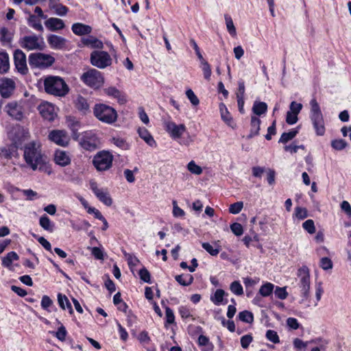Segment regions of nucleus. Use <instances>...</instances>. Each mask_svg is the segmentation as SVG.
<instances>
[{
    "instance_id": "1",
    "label": "nucleus",
    "mask_w": 351,
    "mask_h": 351,
    "mask_svg": "<svg viewBox=\"0 0 351 351\" xmlns=\"http://www.w3.org/2000/svg\"><path fill=\"white\" fill-rule=\"evenodd\" d=\"M23 156L26 163L34 171L38 169V165L45 162L40 145L36 141L25 145Z\"/></svg>"
},
{
    "instance_id": "2",
    "label": "nucleus",
    "mask_w": 351,
    "mask_h": 351,
    "mask_svg": "<svg viewBox=\"0 0 351 351\" xmlns=\"http://www.w3.org/2000/svg\"><path fill=\"white\" fill-rule=\"evenodd\" d=\"M44 88L47 93L64 97L69 91V88L65 81L59 76L49 75L44 80Z\"/></svg>"
},
{
    "instance_id": "3",
    "label": "nucleus",
    "mask_w": 351,
    "mask_h": 351,
    "mask_svg": "<svg viewBox=\"0 0 351 351\" xmlns=\"http://www.w3.org/2000/svg\"><path fill=\"white\" fill-rule=\"evenodd\" d=\"M310 118L313 128L317 135L323 136L325 133V126L319 105L315 99H312L310 101Z\"/></svg>"
},
{
    "instance_id": "4",
    "label": "nucleus",
    "mask_w": 351,
    "mask_h": 351,
    "mask_svg": "<svg viewBox=\"0 0 351 351\" xmlns=\"http://www.w3.org/2000/svg\"><path fill=\"white\" fill-rule=\"evenodd\" d=\"M93 114L100 121L112 124L117 119V112L111 106L104 104H97L93 108Z\"/></svg>"
},
{
    "instance_id": "5",
    "label": "nucleus",
    "mask_w": 351,
    "mask_h": 351,
    "mask_svg": "<svg viewBox=\"0 0 351 351\" xmlns=\"http://www.w3.org/2000/svg\"><path fill=\"white\" fill-rule=\"evenodd\" d=\"M54 62L55 58L49 54L33 53L29 56V64L33 69H45L51 66Z\"/></svg>"
},
{
    "instance_id": "6",
    "label": "nucleus",
    "mask_w": 351,
    "mask_h": 351,
    "mask_svg": "<svg viewBox=\"0 0 351 351\" xmlns=\"http://www.w3.org/2000/svg\"><path fill=\"white\" fill-rule=\"evenodd\" d=\"M19 44L22 48L27 51H42L45 47L43 38L36 34L21 38Z\"/></svg>"
},
{
    "instance_id": "7",
    "label": "nucleus",
    "mask_w": 351,
    "mask_h": 351,
    "mask_svg": "<svg viewBox=\"0 0 351 351\" xmlns=\"http://www.w3.org/2000/svg\"><path fill=\"white\" fill-rule=\"evenodd\" d=\"M113 156L108 151L99 152L93 158V162L98 171L109 169L112 164Z\"/></svg>"
},
{
    "instance_id": "8",
    "label": "nucleus",
    "mask_w": 351,
    "mask_h": 351,
    "mask_svg": "<svg viewBox=\"0 0 351 351\" xmlns=\"http://www.w3.org/2000/svg\"><path fill=\"white\" fill-rule=\"evenodd\" d=\"M298 276L299 278V287L304 299H307L309 296L310 290V274L309 269L306 266H302L298 270Z\"/></svg>"
},
{
    "instance_id": "9",
    "label": "nucleus",
    "mask_w": 351,
    "mask_h": 351,
    "mask_svg": "<svg viewBox=\"0 0 351 351\" xmlns=\"http://www.w3.org/2000/svg\"><path fill=\"white\" fill-rule=\"evenodd\" d=\"M80 145L85 150L93 151L100 145V141L93 132H86L78 139Z\"/></svg>"
},
{
    "instance_id": "10",
    "label": "nucleus",
    "mask_w": 351,
    "mask_h": 351,
    "mask_svg": "<svg viewBox=\"0 0 351 351\" xmlns=\"http://www.w3.org/2000/svg\"><path fill=\"white\" fill-rule=\"evenodd\" d=\"M81 79L86 85L94 88H99L104 83V77L101 72L95 69H91L83 73Z\"/></svg>"
},
{
    "instance_id": "11",
    "label": "nucleus",
    "mask_w": 351,
    "mask_h": 351,
    "mask_svg": "<svg viewBox=\"0 0 351 351\" xmlns=\"http://www.w3.org/2000/svg\"><path fill=\"white\" fill-rule=\"evenodd\" d=\"M90 62L99 69H105L112 64V58L106 51H94L90 54Z\"/></svg>"
},
{
    "instance_id": "12",
    "label": "nucleus",
    "mask_w": 351,
    "mask_h": 351,
    "mask_svg": "<svg viewBox=\"0 0 351 351\" xmlns=\"http://www.w3.org/2000/svg\"><path fill=\"white\" fill-rule=\"evenodd\" d=\"M4 110L13 119L21 121L24 118L25 110L21 102L15 101L8 103Z\"/></svg>"
},
{
    "instance_id": "13",
    "label": "nucleus",
    "mask_w": 351,
    "mask_h": 351,
    "mask_svg": "<svg viewBox=\"0 0 351 351\" xmlns=\"http://www.w3.org/2000/svg\"><path fill=\"white\" fill-rule=\"evenodd\" d=\"M9 136L16 147H19L23 141L27 140L29 136V132L24 128L16 125L13 128L9 133Z\"/></svg>"
},
{
    "instance_id": "14",
    "label": "nucleus",
    "mask_w": 351,
    "mask_h": 351,
    "mask_svg": "<svg viewBox=\"0 0 351 351\" xmlns=\"http://www.w3.org/2000/svg\"><path fill=\"white\" fill-rule=\"evenodd\" d=\"M49 139L58 145L66 147L70 141L67 132L61 130H53L49 134Z\"/></svg>"
},
{
    "instance_id": "15",
    "label": "nucleus",
    "mask_w": 351,
    "mask_h": 351,
    "mask_svg": "<svg viewBox=\"0 0 351 351\" xmlns=\"http://www.w3.org/2000/svg\"><path fill=\"white\" fill-rule=\"evenodd\" d=\"M165 128L167 132L173 139L180 138L186 130L185 125H177L176 123L170 121L165 123Z\"/></svg>"
},
{
    "instance_id": "16",
    "label": "nucleus",
    "mask_w": 351,
    "mask_h": 351,
    "mask_svg": "<svg viewBox=\"0 0 351 351\" xmlns=\"http://www.w3.org/2000/svg\"><path fill=\"white\" fill-rule=\"evenodd\" d=\"M14 61L15 67L18 72L23 75L27 73L28 68L27 66L26 55L22 50H15L14 53Z\"/></svg>"
},
{
    "instance_id": "17",
    "label": "nucleus",
    "mask_w": 351,
    "mask_h": 351,
    "mask_svg": "<svg viewBox=\"0 0 351 351\" xmlns=\"http://www.w3.org/2000/svg\"><path fill=\"white\" fill-rule=\"evenodd\" d=\"M38 110L43 119L49 121H53L57 117L55 106L49 102L40 104Z\"/></svg>"
},
{
    "instance_id": "18",
    "label": "nucleus",
    "mask_w": 351,
    "mask_h": 351,
    "mask_svg": "<svg viewBox=\"0 0 351 351\" xmlns=\"http://www.w3.org/2000/svg\"><path fill=\"white\" fill-rule=\"evenodd\" d=\"M90 189L96 197L105 205L110 206L112 204V199L106 190L99 189L97 183L92 182L90 184Z\"/></svg>"
},
{
    "instance_id": "19",
    "label": "nucleus",
    "mask_w": 351,
    "mask_h": 351,
    "mask_svg": "<svg viewBox=\"0 0 351 351\" xmlns=\"http://www.w3.org/2000/svg\"><path fill=\"white\" fill-rule=\"evenodd\" d=\"M15 88L14 82L8 77L0 80V94L4 98L9 97Z\"/></svg>"
},
{
    "instance_id": "20",
    "label": "nucleus",
    "mask_w": 351,
    "mask_h": 351,
    "mask_svg": "<svg viewBox=\"0 0 351 351\" xmlns=\"http://www.w3.org/2000/svg\"><path fill=\"white\" fill-rule=\"evenodd\" d=\"M47 40L49 47L56 50L63 49L66 47L67 42L66 39L64 37L56 34H49L47 37Z\"/></svg>"
},
{
    "instance_id": "21",
    "label": "nucleus",
    "mask_w": 351,
    "mask_h": 351,
    "mask_svg": "<svg viewBox=\"0 0 351 351\" xmlns=\"http://www.w3.org/2000/svg\"><path fill=\"white\" fill-rule=\"evenodd\" d=\"M45 27L51 32L59 31L64 28L65 24L63 20L51 17L45 21Z\"/></svg>"
},
{
    "instance_id": "22",
    "label": "nucleus",
    "mask_w": 351,
    "mask_h": 351,
    "mask_svg": "<svg viewBox=\"0 0 351 351\" xmlns=\"http://www.w3.org/2000/svg\"><path fill=\"white\" fill-rule=\"evenodd\" d=\"M71 158L66 152L60 149H57L55 152L54 161L57 165L65 167L71 163Z\"/></svg>"
},
{
    "instance_id": "23",
    "label": "nucleus",
    "mask_w": 351,
    "mask_h": 351,
    "mask_svg": "<svg viewBox=\"0 0 351 351\" xmlns=\"http://www.w3.org/2000/svg\"><path fill=\"white\" fill-rule=\"evenodd\" d=\"M71 29L72 32L77 36L87 35L92 32V27L90 25L82 23H73Z\"/></svg>"
},
{
    "instance_id": "24",
    "label": "nucleus",
    "mask_w": 351,
    "mask_h": 351,
    "mask_svg": "<svg viewBox=\"0 0 351 351\" xmlns=\"http://www.w3.org/2000/svg\"><path fill=\"white\" fill-rule=\"evenodd\" d=\"M138 136L150 147L156 146V142L149 132L145 128H139L138 129Z\"/></svg>"
},
{
    "instance_id": "25",
    "label": "nucleus",
    "mask_w": 351,
    "mask_h": 351,
    "mask_svg": "<svg viewBox=\"0 0 351 351\" xmlns=\"http://www.w3.org/2000/svg\"><path fill=\"white\" fill-rule=\"evenodd\" d=\"M10 69L9 56L5 51L0 52V73L4 74Z\"/></svg>"
},
{
    "instance_id": "26",
    "label": "nucleus",
    "mask_w": 351,
    "mask_h": 351,
    "mask_svg": "<svg viewBox=\"0 0 351 351\" xmlns=\"http://www.w3.org/2000/svg\"><path fill=\"white\" fill-rule=\"evenodd\" d=\"M219 110L221 113V117L222 120L229 126L233 128L234 127V121L228 112L226 106L223 104H220L219 105Z\"/></svg>"
},
{
    "instance_id": "27",
    "label": "nucleus",
    "mask_w": 351,
    "mask_h": 351,
    "mask_svg": "<svg viewBox=\"0 0 351 351\" xmlns=\"http://www.w3.org/2000/svg\"><path fill=\"white\" fill-rule=\"evenodd\" d=\"M215 247L213 246L209 243H202V247L211 256H217L221 250V246L219 245V241H215L214 243Z\"/></svg>"
},
{
    "instance_id": "28",
    "label": "nucleus",
    "mask_w": 351,
    "mask_h": 351,
    "mask_svg": "<svg viewBox=\"0 0 351 351\" xmlns=\"http://www.w3.org/2000/svg\"><path fill=\"white\" fill-rule=\"evenodd\" d=\"M19 259V255L15 252H10L6 254L2 258L3 266L8 268L9 269H12V262L14 261H18Z\"/></svg>"
},
{
    "instance_id": "29",
    "label": "nucleus",
    "mask_w": 351,
    "mask_h": 351,
    "mask_svg": "<svg viewBox=\"0 0 351 351\" xmlns=\"http://www.w3.org/2000/svg\"><path fill=\"white\" fill-rule=\"evenodd\" d=\"M27 24L35 30L43 32L44 28L41 24L40 19L34 14H30L27 19Z\"/></svg>"
},
{
    "instance_id": "30",
    "label": "nucleus",
    "mask_w": 351,
    "mask_h": 351,
    "mask_svg": "<svg viewBox=\"0 0 351 351\" xmlns=\"http://www.w3.org/2000/svg\"><path fill=\"white\" fill-rule=\"evenodd\" d=\"M261 120L256 117L252 116L251 118V129L250 133L248 136L249 138H251L259 134Z\"/></svg>"
},
{
    "instance_id": "31",
    "label": "nucleus",
    "mask_w": 351,
    "mask_h": 351,
    "mask_svg": "<svg viewBox=\"0 0 351 351\" xmlns=\"http://www.w3.org/2000/svg\"><path fill=\"white\" fill-rule=\"evenodd\" d=\"M110 143L123 150H128L130 149V145L126 140L120 136H113L110 140Z\"/></svg>"
},
{
    "instance_id": "32",
    "label": "nucleus",
    "mask_w": 351,
    "mask_h": 351,
    "mask_svg": "<svg viewBox=\"0 0 351 351\" xmlns=\"http://www.w3.org/2000/svg\"><path fill=\"white\" fill-rule=\"evenodd\" d=\"M58 302L60 306L63 310L67 309V310H69V311L71 314L73 313V311L72 308V306L66 295H64L62 293H58Z\"/></svg>"
},
{
    "instance_id": "33",
    "label": "nucleus",
    "mask_w": 351,
    "mask_h": 351,
    "mask_svg": "<svg viewBox=\"0 0 351 351\" xmlns=\"http://www.w3.org/2000/svg\"><path fill=\"white\" fill-rule=\"evenodd\" d=\"M82 43L85 45L90 46L92 48L101 49L103 47V43L93 36L84 38Z\"/></svg>"
},
{
    "instance_id": "34",
    "label": "nucleus",
    "mask_w": 351,
    "mask_h": 351,
    "mask_svg": "<svg viewBox=\"0 0 351 351\" xmlns=\"http://www.w3.org/2000/svg\"><path fill=\"white\" fill-rule=\"evenodd\" d=\"M176 280L182 286H189L193 282V277L191 274H181L175 277Z\"/></svg>"
},
{
    "instance_id": "35",
    "label": "nucleus",
    "mask_w": 351,
    "mask_h": 351,
    "mask_svg": "<svg viewBox=\"0 0 351 351\" xmlns=\"http://www.w3.org/2000/svg\"><path fill=\"white\" fill-rule=\"evenodd\" d=\"M75 106L79 110L82 111L84 113L86 112L89 109V105L87 100L82 96H78L77 97L75 100Z\"/></svg>"
},
{
    "instance_id": "36",
    "label": "nucleus",
    "mask_w": 351,
    "mask_h": 351,
    "mask_svg": "<svg viewBox=\"0 0 351 351\" xmlns=\"http://www.w3.org/2000/svg\"><path fill=\"white\" fill-rule=\"evenodd\" d=\"M267 110V104L262 101H255L252 108L253 112L258 116L266 112Z\"/></svg>"
},
{
    "instance_id": "37",
    "label": "nucleus",
    "mask_w": 351,
    "mask_h": 351,
    "mask_svg": "<svg viewBox=\"0 0 351 351\" xmlns=\"http://www.w3.org/2000/svg\"><path fill=\"white\" fill-rule=\"evenodd\" d=\"M226 295V293L223 289H218L215 291L214 295L210 297V300L215 305H220Z\"/></svg>"
},
{
    "instance_id": "38",
    "label": "nucleus",
    "mask_w": 351,
    "mask_h": 351,
    "mask_svg": "<svg viewBox=\"0 0 351 351\" xmlns=\"http://www.w3.org/2000/svg\"><path fill=\"white\" fill-rule=\"evenodd\" d=\"M39 224L44 230L49 232L53 231V225L50 219L45 215L40 217Z\"/></svg>"
},
{
    "instance_id": "39",
    "label": "nucleus",
    "mask_w": 351,
    "mask_h": 351,
    "mask_svg": "<svg viewBox=\"0 0 351 351\" xmlns=\"http://www.w3.org/2000/svg\"><path fill=\"white\" fill-rule=\"evenodd\" d=\"M12 35L8 28L3 27L0 29V40L3 44L10 43L12 41Z\"/></svg>"
},
{
    "instance_id": "40",
    "label": "nucleus",
    "mask_w": 351,
    "mask_h": 351,
    "mask_svg": "<svg viewBox=\"0 0 351 351\" xmlns=\"http://www.w3.org/2000/svg\"><path fill=\"white\" fill-rule=\"evenodd\" d=\"M224 18L228 32L231 36H236L237 31L231 16L228 14H225Z\"/></svg>"
},
{
    "instance_id": "41",
    "label": "nucleus",
    "mask_w": 351,
    "mask_h": 351,
    "mask_svg": "<svg viewBox=\"0 0 351 351\" xmlns=\"http://www.w3.org/2000/svg\"><path fill=\"white\" fill-rule=\"evenodd\" d=\"M298 133V130H292L289 132H284L282 134L279 143H286L288 141L292 140Z\"/></svg>"
},
{
    "instance_id": "42",
    "label": "nucleus",
    "mask_w": 351,
    "mask_h": 351,
    "mask_svg": "<svg viewBox=\"0 0 351 351\" xmlns=\"http://www.w3.org/2000/svg\"><path fill=\"white\" fill-rule=\"evenodd\" d=\"M274 285L270 282H267L262 285L259 289V293L263 297L269 296L273 291Z\"/></svg>"
},
{
    "instance_id": "43",
    "label": "nucleus",
    "mask_w": 351,
    "mask_h": 351,
    "mask_svg": "<svg viewBox=\"0 0 351 351\" xmlns=\"http://www.w3.org/2000/svg\"><path fill=\"white\" fill-rule=\"evenodd\" d=\"M200 62L204 77L206 80L209 81L212 73L210 66L204 59H202Z\"/></svg>"
},
{
    "instance_id": "44",
    "label": "nucleus",
    "mask_w": 351,
    "mask_h": 351,
    "mask_svg": "<svg viewBox=\"0 0 351 351\" xmlns=\"http://www.w3.org/2000/svg\"><path fill=\"white\" fill-rule=\"evenodd\" d=\"M239 318L241 321L250 324L254 321L253 314L248 311H243L239 313Z\"/></svg>"
},
{
    "instance_id": "45",
    "label": "nucleus",
    "mask_w": 351,
    "mask_h": 351,
    "mask_svg": "<svg viewBox=\"0 0 351 351\" xmlns=\"http://www.w3.org/2000/svg\"><path fill=\"white\" fill-rule=\"evenodd\" d=\"M230 291L237 295H241L243 293V289L239 281H234L230 284Z\"/></svg>"
},
{
    "instance_id": "46",
    "label": "nucleus",
    "mask_w": 351,
    "mask_h": 351,
    "mask_svg": "<svg viewBox=\"0 0 351 351\" xmlns=\"http://www.w3.org/2000/svg\"><path fill=\"white\" fill-rule=\"evenodd\" d=\"M187 169L195 175H200L202 173V167L197 165L194 160H191L188 163Z\"/></svg>"
},
{
    "instance_id": "47",
    "label": "nucleus",
    "mask_w": 351,
    "mask_h": 351,
    "mask_svg": "<svg viewBox=\"0 0 351 351\" xmlns=\"http://www.w3.org/2000/svg\"><path fill=\"white\" fill-rule=\"evenodd\" d=\"M302 228L309 234H313L315 232V226L313 219H307L302 223Z\"/></svg>"
},
{
    "instance_id": "48",
    "label": "nucleus",
    "mask_w": 351,
    "mask_h": 351,
    "mask_svg": "<svg viewBox=\"0 0 351 351\" xmlns=\"http://www.w3.org/2000/svg\"><path fill=\"white\" fill-rule=\"evenodd\" d=\"M198 343L201 346H206L207 351L213 350V346L212 343H210L208 338L204 335H200L199 337Z\"/></svg>"
},
{
    "instance_id": "49",
    "label": "nucleus",
    "mask_w": 351,
    "mask_h": 351,
    "mask_svg": "<svg viewBox=\"0 0 351 351\" xmlns=\"http://www.w3.org/2000/svg\"><path fill=\"white\" fill-rule=\"evenodd\" d=\"M347 143L343 139H337L331 142V146L336 150H342L347 146Z\"/></svg>"
},
{
    "instance_id": "50",
    "label": "nucleus",
    "mask_w": 351,
    "mask_h": 351,
    "mask_svg": "<svg viewBox=\"0 0 351 351\" xmlns=\"http://www.w3.org/2000/svg\"><path fill=\"white\" fill-rule=\"evenodd\" d=\"M267 339L274 343H278L280 342L279 337L277 332L273 330H268L266 332Z\"/></svg>"
},
{
    "instance_id": "51",
    "label": "nucleus",
    "mask_w": 351,
    "mask_h": 351,
    "mask_svg": "<svg viewBox=\"0 0 351 351\" xmlns=\"http://www.w3.org/2000/svg\"><path fill=\"white\" fill-rule=\"evenodd\" d=\"M243 207V202H237L230 206L229 212L232 214L239 213Z\"/></svg>"
},
{
    "instance_id": "52",
    "label": "nucleus",
    "mask_w": 351,
    "mask_h": 351,
    "mask_svg": "<svg viewBox=\"0 0 351 351\" xmlns=\"http://www.w3.org/2000/svg\"><path fill=\"white\" fill-rule=\"evenodd\" d=\"M230 230L233 232L234 234L239 237L243 234V228L241 223H233L230 225Z\"/></svg>"
},
{
    "instance_id": "53",
    "label": "nucleus",
    "mask_w": 351,
    "mask_h": 351,
    "mask_svg": "<svg viewBox=\"0 0 351 351\" xmlns=\"http://www.w3.org/2000/svg\"><path fill=\"white\" fill-rule=\"evenodd\" d=\"M275 295L280 299V300H285L287 298L288 295V293L287 291L286 287H276L275 291H274Z\"/></svg>"
},
{
    "instance_id": "54",
    "label": "nucleus",
    "mask_w": 351,
    "mask_h": 351,
    "mask_svg": "<svg viewBox=\"0 0 351 351\" xmlns=\"http://www.w3.org/2000/svg\"><path fill=\"white\" fill-rule=\"evenodd\" d=\"M332 261L328 258V257H324L322 258L320 260V267L324 270H328L331 269L332 268Z\"/></svg>"
},
{
    "instance_id": "55",
    "label": "nucleus",
    "mask_w": 351,
    "mask_h": 351,
    "mask_svg": "<svg viewBox=\"0 0 351 351\" xmlns=\"http://www.w3.org/2000/svg\"><path fill=\"white\" fill-rule=\"evenodd\" d=\"M166 324H171L175 322V316L173 311L168 306L165 308Z\"/></svg>"
},
{
    "instance_id": "56",
    "label": "nucleus",
    "mask_w": 351,
    "mask_h": 351,
    "mask_svg": "<svg viewBox=\"0 0 351 351\" xmlns=\"http://www.w3.org/2000/svg\"><path fill=\"white\" fill-rule=\"evenodd\" d=\"M186 95L193 106H197L199 103V99L191 89L187 90L186 91Z\"/></svg>"
},
{
    "instance_id": "57",
    "label": "nucleus",
    "mask_w": 351,
    "mask_h": 351,
    "mask_svg": "<svg viewBox=\"0 0 351 351\" xmlns=\"http://www.w3.org/2000/svg\"><path fill=\"white\" fill-rule=\"evenodd\" d=\"M253 337L251 335H245L241 338V345L243 348L247 349L252 343Z\"/></svg>"
},
{
    "instance_id": "58",
    "label": "nucleus",
    "mask_w": 351,
    "mask_h": 351,
    "mask_svg": "<svg viewBox=\"0 0 351 351\" xmlns=\"http://www.w3.org/2000/svg\"><path fill=\"white\" fill-rule=\"evenodd\" d=\"M55 12L59 16H64L68 12V8L62 4L56 5L53 7Z\"/></svg>"
},
{
    "instance_id": "59",
    "label": "nucleus",
    "mask_w": 351,
    "mask_h": 351,
    "mask_svg": "<svg viewBox=\"0 0 351 351\" xmlns=\"http://www.w3.org/2000/svg\"><path fill=\"white\" fill-rule=\"evenodd\" d=\"M179 313L182 318L184 319L192 317L190 308L186 306H182L179 308Z\"/></svg>"
},
{
    "instance_id": "60",
    "label": "nucleus",
    "mask_w": 351,
    "mask_h": 351,
    "mask_svg": "<svg viewBox=\"0 0 351 351\" xmlns=\"http://www.w3.org/2000/svg\"><path fill=\"white\" fill-rule=\"evenodd\" d=\"M295 217L299 219H304L307 217V210L304 208L297 207L295 208Z\"/></svg>"
},
{
    "instance_id": "61",
    "label": "nucleus",
    "mask_w": 351,
    "mask_h": 351,
    "mask_svg": "<svg viewBox=\"0 0 351 351\" xmlns=\"http://www.w3.org/2000/svg\"><path fill=\"white\" fill-rule=\"evenodd\" d=\"M66 335V330L64 326L61 325L58 329V331L56 332V337L61 341H64L65 340Z\"/></svg>"
},
{
    "instance_id": "62",
    "label": "nucleus",
    "mask_w": 351,
    "mask_h": 351,
    "mask_svg": "<svg viewBox=\"0 0 351 351\" xmlns=\"http://www.w3.org/2000/svg\"><path fill=\"white\" fill-rule=\"evenodd\" d=\"M298 120V114L291 112L289 111L287 112L286 116V122L289 125L295 124Z\"/></svg>"
},
{
    "instance_id": "63",
    "label": "nucleus",
    "mask_w": 351,
    "mask_h": 351,
    "mask_svg": "<svg viewBox=\"0 0 351 351\" xmlns=\"http://www.w3.org/2000/svg\"><path fill=\"white\" fill-rule=\"evenodd\" d=\"M139 276H140V278L142 280H143L144 282H148V283L150 282V274L147 269L143 268V269H140Z\"/></svg>"
},
{
    "instance_id": "64",
    "label": "nucleus",
    "mask_w": 351,
    "mask_h": 351,
    "mask_svg": "<svg viewBox=\"0 0 351 351\" xmlns=\"http://www.w3.org/2000/svg\"><path fill=\"white\" fill-rule=\"evenodd\" d=\"M91 254L97 260H103L104 259V252L99 247H92L91 248Z\"/></svg>"
}]
</instances>
